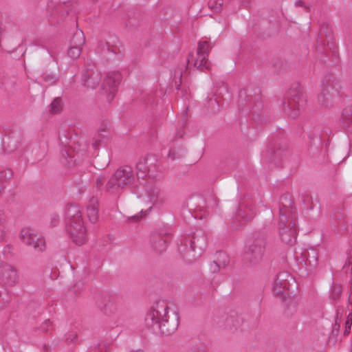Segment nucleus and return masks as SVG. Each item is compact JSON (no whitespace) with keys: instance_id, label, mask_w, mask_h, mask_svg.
Returning a JSON list of instances; mask_svg holds the SVG:
<instances>
[{"instance_id":"49530a36","label":"nucleus","mask_w":352,"mask_h":352,"mask_svg":"<svg viewBox=\"0 0 352 352\" xmlns=\"http://www.w3.org/2000/svg\"><path fill=\"white\" fill-rule=\"evenodd\" d=\"M296 6H304V3L302 1H296Z\"/></svg>"},{"instance_id":"4c0bfd02","label":"nucleus","mask_w":352,"mask_h":352,"mask_svg":"<svg viewBox=\"0 0 352 352\" xmlns=\"http://www.w3.org/2000/svg\"><path fill=\"white\" fill-rule=\"evenodd\" d=\"M84 284L82 283H78L73 286L70 292H74L76 295L80 294L83 290Z\"/></svg>"},{"instance_id":"7ed1b4c3","label":"nucleus","mask_w":352,"mask_h":352,"mask_svg":"<svg viewBox=\"0 0 352 352\" xmlns=\"http://www.w3.org/2000/svg\"><path fill=\"white\" fill-rule=\"evenodd\" d=\"M168 305L164 300H160L154 304L147 312L145 323L148 327L152 328L155 333L168 336L175 331V326L170 327L167 319Z\"/></svg>"},{"instance_id":"6e6552de","label":"nucleus","mask_w":352,"mask_h":352,"mask_svg":"<svg viewBox=\"0 0 352 352\" xmlns=\"http://www.w3.org/2000/svg\"><path fill=\"white\" fill-rule=\"evenodd\" d=\"M21 241L28 245H31L36 251L43 252L45 250L44 238L30 228L21 229L19 233Z\"/></svg>"},{"instance_id":"58836bf2","label":"nucleus","mask_w":352,"mask_h":352,"mask_svg":"<svg viewBox=\"0 0 352 352\" xmlns=\"http://www.w3.org/2000/svg\"><path fill=\"white\" fill-rule=\"evenodd\" d=\"M77 334L76 332H71L66 336V342L69 344L75 343L77 340Z\"/></svg>"},{"instance_id":"13d9d810","label":"nucleus","mask_w":352,"mask_h":352,"mask_svg":"<svg viewBox=\"0 0 352 352\" xmlns=\"http://www.w3.org/2000/svg\"><path fill=\"white\" fill-rule=\"evenodd\" d=\"M44 352H48V351H47V349H46L45 350V351H44Z\"/></svg>"},{"instance_id":"ea45409f","label":"nucleus","mask_w":352,"mask_h":352,"mask_svg":"<svg viewBox=\"0 0 352 352\" xmlns=\"http://www.w3.org/2000/svg\"><path fill=\"white\" fill-rule=\"evenodd\" d=\"M309 138L311 140H316L318 143H321V138L320 133L318 129H317L314 134L312 135L311 133H309Z\"/></svg>"},{"instance_id":"e433bc0d","label":"nucleus","mask_w":352,"mask_h":352,"mask_svg":"<svg viewBox=\"0 0 352 352\" xmlns=\"http://www.w3.org/2000/svg\"><path fill=\"white\" fill-rule=\"evenodd\" d=\"M151 208L152 207L150 206L146 210H142L139 214L131 217V219L134 221H139L143 216L145 217L148 214V212L151 210Z\"/></svg>"},{"instance_id":"4468645a","label":"nucleus","mask_w":352,"mask_h":352,"mask_svg":"<svg viewBox=\"0 0 352 352\" xmlns=\"http://www.w3.org/2000/svg\"><path fill=\"white\" fill-rule=\"evenodd\" d=\"M100 79L101 74L98 69L89 68L82 73V83L88 88L95 89L100 84Z\"/></svg>"},{"instance_id":"2f4dec72","label":"nucleus","mask_w":352,"mask_h":352,"mask_svg":"<svg viewBox=\"0 0 352 352\" xmlns=\"http://www.w3.org/2000/svg\"><path fill=\"white\" fill-rule=\"evenodd\" d=\"M347 254L348 256L346 263L344 265V270L346 273H352V249L349 250Z\"/></svg>"},{"instance_id":"a211bd4d","label":"nucleus","mask_w":352,"mask_h":352,"mask_svg":"<svg viewBox=\"0 0 352 352\" xmlns=\"http://www.w3.org/2000/svg\"><path fill=\"white\" fill-rule=\"evenodd\" d=\"M101 309L106 315H116L122 312V305L118 298L111 297Z\"/></svg>"},{"instance_id":"f03ea898","label":"nucleus","mask_w":352,"mask_h":352,"mask_svg":"<svg viewBox=\"0 0 352 352\" xmlns=\"http://www.w3.org/2000/svg\"><path fill=\"white\" fill-rule=\"evenodd\" d=\"M65 228L73 240L78 245L84 244L87 239L81 210L78 206L70 204L65 209Z\"/></svg>"},{"instance_id":"5701e85b","label":"nucleus","mask_w":352,"mask_h":352,"mask_svg":"<svg viewBox=\"0 0 352 352\" xmlns=\"http://www.w3.org/2000/svg\"><path fill=\"white\" fill-rule=\"evenodd\" d=\"M69 4L66 3H58L52 13V17L58 19V21H61L66 14L69 13Z\"/></svg>"},{"instance_id":"f257e3e1","label":"nucleus","mask_w":352,"mask_h":352,"mask_svg":"<svg viewBox=\"0 0 352 352\" xmlns=\"http://www.w3.org/2000/svg\"><path fill=\"white\" fill-rule=\"evenodd\" d=\"M292 205V201L287 196L281 197L279 209V234L281 240L289 245L295 243L298 234L296 217Z\"/></svg>"},{"instance_id":"1a4fd4ad","label":"nucleus","mask_w":352,"mask_h":352,"mask_svg":"<svg viewBox=\"0 0 352 352\" xmlns=\"http://www.w3.org/2000/svg\"><path fill=\"white\" fill-rule=\"evenodd\" d=\"M290 281L294 282V280L288 272H281L278 273L272 285L274 294L278 297L285 298L287 290L289 289Z\"/></svg>"},{"instance_id":"aec40b11","label":"nucleus","mask_w":352,"mask_h":352,"mask_svg":"<svg viewBox=\"0 0 352 352\" xmlns=\"http://www.w3.org/2000/svg\"><path fill=\"white\" fill-rule=\"evenodd\" d=\"M170 240V236L168 234L154 236L151 240L152 247L155 252H162L166 250Z\"/></svg>"},{"instance_id":"f3484780","label":"nucleus","mask_w":352,"mask_h":352,"mask_svg":"<svg viewBox=\"0 0 352 352\" xmlns=\"http://www.w3.org/2000/svg\"><path fill=\"white\" fill-rule=\"evenodd\" d=\"M154 161V158L152 157L141 158L136 164L137 168V177L138 180L142 179H144V177L150 173L151 167L148 166V163L151 165ZM140 186L142 185V182L139 181Z\"/></svg>"},{"instance_id":"9b49d317","label":"nucleus","mask_w":352,"mask_h":352,"mask_svg":"<svg viewBox=\"0 0 352 352\" xmlns=\"http://www.w3.org/2000/svg\"><path fill=\"white\" fill-rule=\"evenodd\" d=\"M121 78V74L119 72H112L107 73L103 79L102 89L107 94L108 101L110 102L114 98Z\"/></svg>"},{"instance_id":"09e8293b","label":"nucleus","mask_w":352,"mask_h":352,"mask_svg":"<svg viewBox=\"0 0 352 352\" xmlns=\"http://www.w3.org/2000/svg\"><path fill=\"white\" fill-rule=\"evenodd\" d=\"M322 36H323V30H322V29H321L320 31V33H319V37L322 40V41H323Z\"/></svg>"},{"instance_id":"c03bdc74","label":"nucleus","mask_w":352,"mask_h":352,"mask_svg":"<svg viewBox=\"0 0 352 352\" xmlns=\"http://www.w3.org/2000/svg\"><path fill=\"white\" fill-rule=\"evenodd\" d=\"M351 292H350V294H349V299H348V300H349V303L350 305H352V280H351Z\"/></svg>"},{"instance_id":"f704fd0d","label":"nucleus","mask_w":352,"mask_h":352,"mask_svg":"<svg viewBox=\"0 0 352 352\" xmlns=\"http://www.w3.org/2000/svg\"><path fill=\"white\" fill-rule=\"evenodd\" d=\"M224 267L221 266V265L217 262L216 261L212 262L210 264V271L212 273H217L218 272L221 268H223Z\"/></svg>"},{"instance_id":"9d476101","label":"nucleus","mask_w":352,"mask_h":352,"mask_svg":"<svg viewBox=\"0 0 352 352\" xmlns=\"http://www.w3.org/2000/svg\"><path fill=\"white\" fill-rule=\"evenodd\" d=\"M265 243L263 239L255 240L244 254L243 259L252 265L258 263L263 256Z\"/></svg>"},{"instance_id":"de8ad7c7","label":"nucleus","mask_w":352,"mask_h":352,"mask_svg":"<svg viewBox=\"0 0 352 352\" xmlns=\"http://www.w3.org/2000/svg\"><path fill=\"white\" fill-rule=\"evenodd\" d=\"M214 8L216 10V11H219V10H221V3H219L218 4V6H216Z\"/></svg>"},{"instance_id":"4d7b16f0","label":"nucleus","mask_w":352,"mask_h":352,"mask_svg":"<svg viewBox=\"0 0 352 352\" xmlns=\"http://www.w3.org/2000/svg\"><path fill=\"white\" fill-rule=\"evenodd\" d=\"M242 94H243V92H242V91H241V92H240V96H242Z\"/></svg>"},{"instance_id":"a19ab883","label":"nucleus","mask_w":352,"mask_h":352,"mask_svg":"<svg viewBox=\"0 0 352 352\" xmlns=\"http://www.w3.org/2000/svg\"><path fill=\"white\" fill-rule=\"evenodd\" d=\"M92 351L93 352H107V347L103 342L99 343Z\"/></svg>"},{"instance_id":"a878e982","label":"nucleus","mask_w":352,"mask_h":352,"mask_svg":"<svg viewBox=\"0 0 352 352\" xmlns=\"http://www.w3.org/2000/svg\"><path fill=\"white\" fill-rule=\"evenodd\" d=\"M102 54L107 58L111 59L117 54L116 47L110 46L108 43H106L102 46Z\"/></svg>"},{"instance_id":"c756f323","label":"nucleus","mask_w":352,"mask_h":352,"mask_svg":"<svg viewBox=\"0 0 352 352\" xmlns=\"http://www.w3.org/2000/svg\"><path fill=\"white\" fill-rule=\"evenodd\" d=\"M183 76L182 69H177L174 72L173 74V80L175 82V85L177 87V89H179V87L182 85V78Z\"/></svg>"},{"instance_id":"473e14b6","label":"nucleus","mask_w":352,"mask_h":352,"mask_svg":"<svg viewBox=\"0 0 352 352\" xmlns=\"http://www.w3.org/2000/svg\"><path fill=\"white\" fill-rule=\"evenodd\" d=\"M352 328V313H350L345 320L344 335L347 336L351 331Z\"/></svg>"},{"instance_id":"f8f14e48","label":"nucleus","mask_w":352,"mask_h":352,"mask_svg":"<svg viewBox=\"0 0 352 352\" xmlns=\"http://www.w3.org/2000/svg\"><path fill=\"white\" fill-rule=\"evenodd\" d=\"M0 282L5 287H13L19 283V275L16 269L8 263L0 265Z\"/></svg>"},{"instance_id":"39448f33","label":"nucleus","mask_w":352,"mask_h":352,"mask_svg":"<svg viewBox=\"0 0 352 352\" xmlns=\"http://www.w3.org/2000/svg\"><path fill=\"white\" fill-rule=\"evenodd\" d=\"M212 47L208 41H200L198 43L196 57L193 54H190L187 59L188 65H193L200 70L210 69L211 65L208 56Z\"/></svg>"},{"instance_id":"423d86ee","label":"nucleus","mask_w":352,"mask_h":352,"mask_svg":"<svg viewBox=\"0 0 352 352\" xmlns=\"http://www.w3.org/2000/svg\"><path fill=\"white\" fill-rule=\"evenodd\" d=\"M306 100L299 91H291L287 102H284V111L291 118L297 117L304 109Z\"/></svg>"},{"instance_id":"7c9ffc66","label":"nucleus","mask_w":352,"mask_h":352,"mask_svg":"<svg viewBox=\"0 0 352 352\" xmlns=\"http://www.w3.org/2000/svg\"><path fill=\"white\" fill-rule=\"evenodd\" d=\"M61 100L59 98H56L50 104V111L56 113L61 109Z\"/></svg>"},{"instance_id":"c9c22d12","label":"nucleus","mask_w":352,"mask_h":352,"mask_svg":"<svg viewBox=\"0 0 352 352\" xmlns=\"http://www.w3.org/2000/svg\"><path fill=\"white\" fill-rule=\"evenodd\" d=\"M44 80L48 84V85H54L56 82V76L55 74H48L45 75L43 76Z\"/></svg>"},{"instance_id":"412c9836","label":"nucleus","mask_w":352,"mask_h":352,"mask_svg":"<svg viewBox=\"0 0 352 352\" xmlns=\"http://www.w3.org/2000/svg\"><path fill=\"white\" fill-rule=\"evenodd\" d=\"M341 124L346 131L352 133V107H347L343 110Z\"/></svg>"},{"instance_id":"5fc2aeb1","label":"nucleus","mask_w":352,"mask_h":352,"mask_svg":"<svg viewBox=\"0 0 352 352\" xmlns=\"http://www.w3.org/2000/svg\"><path fill=\"white\" fill-rule=\"evenodd\" d=\"M328 34H329L328 36L330 37L331 36V31L330 30L329 31Z\"/></svg>"},{"instance_id":"b1692460","label":"nucleus","mask_w":352,"mask_h":352,"mask_svg":"<svg viewBox=\"0 0 352 352\" xmlns=\"http://www.w3.org/2000/svg\"><path fill=\"white\" fill-rule=\"evenodd\" d=\"M146 195L148 197V200L153 205L160 204L162 202V198L161 197L159 190L154 188H146Z\"/></svg>"},{"instance_id":"bb28decb","label":"nucleus","mask_w":352,"mask_h":352,"mask_svg":"<svg viewBox=\"0 0 352 352\" xmlns=\"http://www.w3.org/2000/svg\"><path fill=\"white\" fill-rule=\"evenodd\" d=\"M8 228L5 223L3 211L0 209V241H3L5 239Z\"/></svg>"},{"instance_id":"cd10ccee","label":"nucleus","mask_w":352,"mask_h":352,"mask_svg":"<svg viewBox=\"0 0 352 352\" xmlns=\"http://www.w3.org/2000/svg\"><path fill=\"white\" fill-rule=\"evenodd\" d=\"M280 156V153L276 148V146L270 144L266 153V157H269L270 160H275Z\"/></svg>"},{"instance_id":"8fccbe9b","label":"nucleus","mask_w":352,"mask_h":352,"mask_svg":"<svg viewBox=\"0 0 352 352\" xmlns=\"http://www.w3.org/2000/svg\"><path fill=\"white\" fill-rule=\"evenodd\" d=\"M337 327H338V329H339L340 325H339V324H337V322H336L335 326H334V329H337Z\"/></svg>"},{"instance_id":"72a5a7b5","label":"nucleus","mask_w":352,"mask_h":352,"mask_svg":"<svg viewBox=\"0 0 352 352\" xmlns=\"http://www.w3.org/2000/svg\"><path fill=\"white\" fill-rule=\"evenodd\" d=\"M104 131H102V132H99L98 135L94 138V141L92 143V146L94 149H96L98 148V146L100 145V144L104 141V139L105 138V135L102 133H104Z\"/></svg>"},{"instance_id":"2eb2a0df","label":"nucleus","mask_w":352,"mask_h":352,"mask_svg":"<svg viewBox=\"0 0 352 352\" xmlns=\"http://www.w3.org/2000/svg\"><path fill=\"white\" fill-rule=\"evenodd\" d=\"M85 38L81 30H76L74 33L70 47L68 50V55L72 58L79 57L81 54V47L84 44Z\"/></svg>"},{"instance_id":"c85d7f7f","label":"nucleus","mask_w":352,"mask_h":352,"mask_svg":"<svg viewBox=\"0 0 352 352\" xmlns=\"http://www.w3.org/2000/svg\"><path fill=\"white\" fill-rule=\"evenodd\" d=\"M216 261L225 267L229 263V257L224 252H217Z\"/></svg>"},{"instance_id":"6e6d98bb","label":"nucleus","mask_w":352,"mask_h":352,"mask_svg":"<svg viewBox=\"0 0 352 352\" xmlns=\"http://www.w3.org/2000/svg\"><path fill=\"white\" fill-rule=\"evenodd\" d=\"M210 5L212 8H214L213 6L212 5V2H210Z\"/></svg>"},{"instance_id":"20e7f679","label":"nucleus","mask_w":352,"mask_h":352,"mask_svg":"<svg viewBox=\"0 0 352 352\" xmlns=\"http://www.w3.org/2000/svg\"><path fill=\"white\" fill-rule=\"evenodd\" d=\"M135 181V175L131 166L120 167L115 172L106 185L111 194L118 193L120 190L131 185Z\"/></svg>"},{"instance_id":"0eeeda50","label":"nucleus","mask_w":352,"mask_h":352,"mask_svg":"<svg viewBox=\"0 0 352 352\" xmlns=\"http://www.w3.org/2000/svg\"><path fill=\"white\" fill-rule=\"evenodd\" d=\"M72 140L66 134L59 135V145L60 154L66 160V164L69 166L76 164L78 159L81 156L79 151H76L71 145Z\"/></svg>"},{"instance_id":"4be33fe9","label":"nucleus","mask_w":352,"mask_h":352,"mask_svg":"<svg viewBox=\"0 0 352 352\" xmlns=\"http://www.w3.org/2000/svg\"><path fill=\"white\" fill-rule=\"evenodd\" d=\"M87 218L91 223H94L98 219V199L91 197L87 206Z\"/></svg>"},{"instance_id":"603ef678","label":"nucleus","mask_w":352,"mask_h":352,"mask_svg":"<svg viewBox=\"0 0 352 352\" xmlns=\"http://www.w3.org/2000/svg\"><path fill=\"white\" fill-rule=\"evenodd\" d=\"M137 193L138 194H140V192H139V190H137ZM142 195H138V197H140Z\"/></svg>"},{"instance_id":"393cba45","label":"nucleus","mask_w":352,"mask_h":352,"mask_svg":"<svg viewBox=\"0 0 352 352\" xmlns=\"http://www.w3.org/2000/svg\"><path fill=\"white\" fill-rule=\"evenodd\" d=\"M12 176V171L10 169H5L0 171V193L6 188V182Z\"/></svg>"},{"instance_id":"79ce46f5","label":"nucleus","mask_w":352,"mask_h":352,"mask_svg":"<svg viewBox=\"0 0 352 352\" xmlns=\"http://www.w3.org/2000/svg\"><path fill=\"white\" fill-rule=\"evenodd\" d=\"M180 155H177V153H176L175 152V149H170L168 152V157H170L171 160H175L177 157H179Z\"/></svg>"},{"instance_id":"864d4df0","label":"nucleus","mask_w":352,"mask_h":352,"mask_svg":"<svg viewBox=\"0 0 352 352\" xmlns=\"http://www.w3.org/2000/svg\"><path fill=\"white\" fill-rule=\"evenodd\" d=\"M340 294V291L339 290V291L338 292V294H337V297H338Z\"/></svg>"},{"instance_id":"dca6fc26","label":"nucleus","mask_w":352,"mask_h":352,"mask_svg":"<svg viewBox=\"0 0 352 352\" xmlns=\"http://www.w3.org/2000/svg\"><path fill=\"white\" fill-rule=\"evenodd\" d=\"M295 257L297 261L300 260V262H304L305 265H309L312 267H316L318 264V252L313 248L302 250L300 252L296 251Z\"/></svg>"},{"instance_id":"3c124183","label":"nucleus","mask_w":352,"mask_h":352,"mask_svg":"<svg viewBox=\"0 0 352 352\" xmlns=\"http://www.w3.org/2000/svg\"><path fill=\"white\" fill-rule=\"evenodd\" d=\"M50 324V320H46L45 321V324Z\"/></svg>"},{"instance_id":"6ab92c4d","label":"nucleus","mask_w":352,"mask_h":352,"mask_svg":"<svg viewBox=\"0 0 352 352\" xmlns=\"http://www.w3.org/2000/svg\"><path fill=\"white\" fill-rule=\"evenodd\" d=\"M256 214L254 208L249 204L241 203L236 212V218L238 221H248Z\"/></svg>"},{"instance_id":"ddd939ff","label":"nucleus","mask_w":352,"mask_h":352,"mask_svg":"<svg viewBox=\"0 0 352 352\" xmlns=\"http://www.w3.org/2000/svg\"><path fill=\"white\" fill-rule=\"evenodd\" d=\"M206 245V237L204 235L199 236L195 234L193 239L185 238L181 241L178 246V250L182 253H187L190 251H195L197 248L200 250V254L203 252Z\"/></svg>"},{"instance_id":"a18cd8bd","label":"nucleus","mask_w":352,"mask_h":352,"mask_svg":"<svg viewBox=\"0 0 352 352\" xmlns=\"http://www.w3.org/2000/svg\"><path fill=\"white\" fill-rule=\"evenodd\" d=\"M102 183H103V180H102V178H98V179H97V186H98V188L101 186V184H102Z\"/></svg>"},{"instance_id":"37998d69","label":"nucleus","mask_w":352,"mask_h":352,"mask_svg":"<svg viewBox=\"0 0 352 352\" xmlns=\"http://www.w3.org/2000/svg\"><path fill=\"white\" fill-rule=\"evenodd\" d=\"M327 99H328V98H326V94H324H324H322L319 96V98H318L319 101H320V102H322V103H324V102H325V101H326V100H327Z\"/></svg>"}]
</instances>
